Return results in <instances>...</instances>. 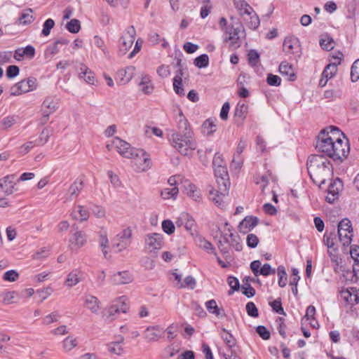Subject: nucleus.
Listing matches in <instances>:
<instances>
[{
    "instance_id": "f257e3e1",
    "label": "nucleus",
    "mask_w": 359,
    "mask_h": 359,
    "mask_svg": "<svg viewBox=\"0 0 359 359\" xmlns=\"http://www.w3.org/2000/svg\"><path fill=\"white\" fill-rule=\"evenodd\" d=\"M328 130H322L318 136L316 148L318 152L332 158L342 160L349 152L348 141H344L339 135H344L337 127L330 126Z\"/></svg>"
},
{
    "instance_id": "f03ea898",
    "label": "nucleus",
    "mask_w": 359,
    "mask_h": 359,
    "mask_svg": "<svg viewBox=\"0 0 359 359\" xmlns=\"http://www.w3.org/2000/svg\"><path fill=\"white\" fill-rule=\"evenodd\" d=\"M307 170L313 183L320 187L331 175L332 164L321 155H313L308 160Z\"/></svg>"
},
{
    "instance_id": "7ed1b4c3",
    "label": "nucleus",
    "mask_w": 359,
    "mask_h": 359,
    "mask_svg": "<svg viewBox=\"0 0 359 359\" xmlns=\"http://www.w3.org/2000/svg\"><path fill=\"white\" fill-rule=\"evenodd\" d=\"M112 146H114L118 154L123 158H130L134 156L143 157L144 163L142 164H139L137 162H135V165L138 171H146L151 168V160L149 156L142 149L132 147L129 143L119 137H115L112 140Z\"/></svg>"
},
{
    "instance_id": "20e7f679",
    "label": "nucleus",
    "mask_w": 359,
    "mask_h": 359,
    "mask_svg": "<svg viewBox=\"0 0 359 359\" xmlns=\"http://www.w3.org/2000/svg\"><path fill=\"white\" fill-rule=\"evenodd\" d=\"M172 146L182 155L187 156L196 149V142L192 130L182 133H174L171 135Z\"/></svg>"
},
{
    "instance_id": "39448f33",
    "label": "nucleus",
    "mask_w": 359,
    "mask_h": 359,
    "mask_svg": "<svg viewBox=\"0 0 359 359\" xmlns=\"http://www.w3.org/2000/svg\"><path fill=\"white\" fill-rule=\"evenodd\" d=\"M241 27V25L240 24L237 27L230 25L224 30V42L227 44L230 50H236L241 45V41L238 36Z\"/></svg>"
},
{
    "instance_id": "423d86ee",
    "label": "nucleus",
    "mask_w": 359,
    "mask_h": 359,
    "mask_svg": "<svg viewBox=\"0 0 359 359\" xmlns=\"http://www.w3.org/2000/svg\"><path fill=\"white\" fill-rule=\"evenodd\" d=\"M337 233L339 241L344 246H348L351 244L353 236V228L351 222L348 218H344L339 222Z\"/></svg>"
},
{
    "instance_id": "0eeeda50",
    "label": "nucleus",
    "mask_w": 359,
    "mask_h": 359,
    "mask_svg": "<svg viewBox=\"0 0 359 359\" xmlns=\"http://www.w3.org/2000/svg\"><path fill=\"white\" fill-rule=\"evenodd\" d=\"M37 87L36 79L34 77L24 79L15 83L11 88V95H20L22 93H28L35 90Z\"/></svg>"
},
{
    "instance_id": "6e6552de",
    "label": "nucleus",
    "mask_w": 359,
    "mask_h": 359,
    "mask_svg": "<svg viewBox=\"0 0 359 359\" xmlns=\"http://www.w3.org/2000/svg\"><path fill=\"white\" fill-rule=\"evenodd\" d=\"M133 230L130 227H127L118 233L114 239V247L121 252L127 249L132 243Z\"/></svg>"
},
{
    "instance_id": "1a4fd4ad",
    "label": "nucleus",
    "mask_w": 359,
    "mask_h": 359,
    "mask_svg": "<svg viewBox=\"0 0 359 359\" xmlns=\"http://www.w3.org/2000/svg\"><path fill=\"white\" fill-rule=\"evenodd\" d=\"M215 175L219 192L222 194H227L230 182L229 180V175L226 165L214 168Z\"/></svg>"
},
{
    "instance_id": "9d476101",
    "label": "nucleus",
    "mask_w": 359,
    "mask_h": 359,
    "mask_svg": "<svg viewBox=\"0 0 359 359\" xmlns=\"http://www.w3.org/2000/svg\"><path fill=\"white\" fill-rule=\"evenodd\" d=\"M219 334L226 347L229 348L228 353H223L224 358L225 359H241L233 350V348L236 345V340L234 337L225 328L221 329Z\"/></svg>"
},
{
    "instance_id": "9b49d317",
    "label": "nucleus",
    "mask_w": 359,
    "mask_h": 359,
    "mask_svg": "<svg viewBox=\"0 0 359 359\" xmlns=\"http://www.w3.org/2000/svg\"><path fill=\"white\" fill-rule=\"evenodd\" d=\"M135 29L133 26L129 27L125 34L120 39L119 51L123 54H126V52L132 47L135 37Z\"/></svg>"
},
{
    "instance_id": "f8f14e48",
    "label": "nucleus",
    "mask_w": 359,
    "mask_h": 359,
    "mask_svg": "<svg viewBox=\"0 0 359 359\" xmlns=\"http://www.w3.org/2000/svg\"><path fill=\"white\" fill-rule=\"evenodd\" d=\"M163 245V236L161 233H152L145 238V247L149 252L160 250Z\"/></svg>"
},
{
    "instance_id": "ddd939ff",
    "label": "nucleus",
    "mask_w": 359,
    "mask_h": 359,
    "mask_svg": "<svg viewBox=\"0 0 359 359\" xmlns=\"http://www.w3.org/2000/svg\"><path fill=\"white\" fill-rule=\"evenodd\" d=\"M285 53L296 55L298 57L301 55V48L299 39L294 36L286 37L283 45Z\"/></svg>"
},
{
    "instance_id": "4468645a",
    "label": "nucleus",
    "mask_w": 359,
    "mask_h": 359,
    "mask_svg": "<svg viewBox=\"0 0 359 359\" xmlns=\"http://www.w3.org/2000/svg\"><path fill=\"white\" fill-rule=\"evenodd\" d=\"M261 265L262 264L259 260H255L251 262L250 269L255 276L259 275L268 276L276 273V269L271 268L269 264H264L262 267Z\"/></svg>"
},
{
    "instance_id": "2eb2a0df",
    "label": "nucleus",
    "mask_w": 359,
    "mask_h": 359,
    "mask_svg": "<svg viewBox=\"0 0 359 359\" xmlns=\"http://www.w3.org/2000/svg\"><path fill=\"white\" fill-rule=\"evenodd\" d=\"M15 186V175H9L0 179V188L6 195H11L14 192Z\"/></svg>"
},
{
    "instance_id": "dca6fc26",
    "label": "nucleus",
    "mask_w": 359,
    "mask_h": 359,
    "mask_svg": "<svg viewBox=\"0 0 359 359\" xmlns=\"http://www.w3.org/2000/svg\"><path fill=\"white\" fill-rule=\"evenodd\" d=\"M337 72V64L332 62L328 64L324 69L321 79L319 81V86L324 87L326 86L329 79H332Z\"/></svg>"
},
{
    "instance_id": "f3484780",
    "label": "nucleus",
    "mask_w": 359,
    "mask_h": 359,
    "mask_svg": "<svg viewBox=\"0 0 359 359\" xmlns=\"http://www.w3.org/2000/svg\"><path fill=\"white\" fill-rule=\"evenodd\" d=\"M164 330L158 325L149 326L144 332V338L149 342L157 341L163 335Z\"/></svg>"
},
{
    "instance_id": "a211bd4d",
    "label": "nucleus",
    "mask_w": 359,
    "mask_h": 359,
    "mask_svg": "<svg viewBox=\"0 0 359 359\" xmlns=\"http://www.w3.org/2000/svg\"><path fill=\"white\" fill-rule=\"evenodd\" d=\"M72 250H78L86 243V234L83 231H76L69 240Z\"/></svg>"
},
{
    "instance_id": "6ab92c4d",
    "label": "nucleus",
    "mask_w": 359,
    "mask_h": 359,
    "mask_svg": "<svg viewBox=\"0 0 359 359\" xmlns=\"http://www.w3.org/2000/svg\"><path fill=\"white\" fill-rule=\"evenodd\" d=\"M127 299L123 296L120 297L117 301L116 304L111 306L108 309V313L109 316H114L116 313L122 312L126 313L128 309V304L126 302Z\"/></svg>"
},
{
    "instance_id": "aec40b11",
    "label": "nucleus",
    "mask_w": 359,
    "mask_h": 359,
    "mask_svg": "<svg viewBox=\"0 0 359 359\" xmlns=\"http://www.w3.org/2000/svg\"><path fill=\"white\" fill-rule=\"evenodd\" d=\"M338 241L339 236L337 237L334 231L330 232L329 233H325L323 236V242L324 244L327 247L328 253L330 256L332 255V251L334 252L337 251V248L336 247V244Z\"/></svg>"
},
{
    "instance_id": "412c9836",
    "label": "nucleus",
    "mask_w": 359,
    "mask_h": 359,
    "mask_svg": "<svg viewBox=\"0 0 359 359\" xmlns=\"http://www.w3.org/2000/svg\"><path fill=\"white\" fill-rule=\"evenodd\" d=\"M278 70L281 75L287 76L289 81H294L296 80L297 75L294 69L293 66L287 61H283L280 64Z\"/></svg>"
},
{
    "instance_id": "4be33fe9",
    "label": "nucleus",
    "mask_w": 359,
    "mask_h": 359,
    "mask_svg": "<svg viewBox=\"0 0 359 359\" xmlns=\"http://www.w3.org/2000/svg\"><path fill=\"white\" fill-rule=\"evenodd\" d=\"M258 224V219L256 217H245L239 224L238 228L241 232L248 233Z\"/></svg>"
},
{
    "instance_id": "5701e85b",
    "label": "nucleus",
    "mask_w": 359,
    "mask_h": 359,
    "mask_svg": "<svg viewBox=\"0 0 359 359\" xmlns=\"http://www.w3.org/2000/svg\"><path fill=\"white\" fill-rule=\"evenodd\" d=\"M72 217L74 219L82 222L88 220L89 218V212L84 206L78 205L74 206L72 212Z\"/></svg>"
},
{
    "instance_id": "b1692460",
    "label": "nucleus",
    "mask_w": 359,
    "mask_h": 359,
    "mask_svg": "<svg viewBox=\"0 0 359 359\" xmlns=\"http://www.w3.org/2000/svg\"><path fill=\"white\" fill-rule=\"evenodd\" d=\"M133 280V277L128 271H121L114 274L111 281L115 285L128 284Z\"/></svg>"
},
{
    "instance_id": "393cba45",
    "label": "nucleus",
    "mask_w": 359,
    "mask_h": 359,
    "mask_svg": "<svg viewBox=\"0 0 359 359\" xmlns=\"http://www.w3.org/2000/svg\"><path fill=\"white\" fill-rule=\"evenodd\" d=\"M218 190L215 189L211 185L208 187V197L210 201L215 203L218 207H222L223 205V198L226 194H222Z\"/></svg>"
},
{
    "instance_id": "a878e982",
    "label": "nucleus",
    "mask_w": 359,
    "mask_h": 359,
    "mask_svg": "<svg viewBox=\"0 0 359 359\" xmlns=\"http://www.w3.org/2000/svg\"><path fill=\"white\" fill-rule=\"evenodd\" d=\"M79 76L83 79L89 84H94L95 78L94 73L84 64H81L79 71Z\"/></svg>"
},
{
    "instance_id": "bb28decb",
    "label": "nucleus",
    "mask_w": 359,
    "mask_h": 359,
    "mask_svg": "<svg viewBox=\"0 0 359 359\" xmlns=\"http://www.w3.org/2000/svg\"><path fill=\"white\" fill-rule=\"evenodd\" d=\"M84 306L92 313H97L100 310V302L96 297L87 294L84 299Z\"/></svg>"
},
{
    "instance_id": "cd10ccee",
    "label": "nucleus",
    "mask_w": 359,
    "mask_h": 359,
    "mask_svg": "<svg viewBox=\"0 0 359 359\" xmlns=\"http://www.w3.org/2000/svg\"><path fill=\"white\" fill-rule=\"evenodd\" d=\"M43 110V115L48 116L49 114H53L58 107L57 102L53 97H47L42 104Z\"/></svg>"
},
{
    "instance_id": "c85d7f7f",
    "label": "nucleus",
    "mask_w": 359,
    "mask_h": 359,
    "mask_svg": "<svg viewBox=\"0 0 359 359\" xmlns=\"http://www.w3.org/2000/svg\"><path fill=\"white\" fill-rule=\"evenodd\" d=\"M82 272L78 269L72 270L68 275L65 280V285L69 287H72L81 281V277Z\"/></svg>"
},
{
    "instance_id": "c756f323",
    "label": "nucleus",
    "mask_w": 359,
    "mask_h": 359,
    "mask_svg": "<svg viewBox=\"0 0 359 359\" xmlns=\"http://www.w3.org/2000/svg\"><path fill=\"white\" fill-rule=\"evenodd\" d=\"M341 295L343 299L351 305L358 304L359 302V292L354 290L353 288H351V290H346L342 291Z\"/></svg>"
},
{
    "instance_id": "7c9ffc66",
    "label": "nucleus",
    "mask_w": 359,
    "mask_h": 359,
    "mask_svg": "<svg viewBox=\"0 0 359 359\" xmlns=\"http://www.w3.org/2000/svg\"><path fill=\"white\" fill-rule=\"evenodd\" d=\"M140 90L144 94H150L154 90V85L151 83L150 76L148 74H142L139 83Z\"/></svg>"
},
{
    "instance_id": "2f4dec72",
    "label": "nucleus",
    "mask_w": 359,
    "mask_h": 359,
    "mask_svg": "<svg viewBox=\"0 0 359 359\" xmlns=\"http://www.w3.org/2000/svg\"><path fill=\"white\" fill-rule=\"evenodd\" d=\"M123 337L120 336L117 341H113L109 343L107 345L108 351L112 354H115L117 355H123L124 353V348H123L121 344L123 341Z\"/></svg>"
},
{
    "instance_id": "473e14b6",
    "label": "nucleus",
    "mask_w": 359,
    "mask_h": 359,
    "mask_svg": "<svg viewBox=\"0 0 359 359\" xmlns=\"http://www.w3.org/2000/svg\"><path fill=\"white\" fill-rule=\"evenodd\" d=\"M83 188V182L81 180L74 181L69 188V200L76 198Z\"/></svg>"
},
{
    "instance_id": "72a5a7b5",
    "label": "nucleus",
    "mask_w": 359,
    "mask_h": 359,
    "mask_svg": "<svg viewBox=\"0 0 359 359\" xmlns=\"http://www.w3.org/2000/svg\"><path fill=\"white\" fill-rule=\"evenodd\" d=\"M233 4L240 15H251L252 8L245 0H233Z\"/></svg>"
},
{
    "instance_id": "f704fd0d",
    "label": "nucleus",
    "mask_w": 359,
    "mask_h": 359,
    "mask_svg": "<svg viewBox=\"0 0 359 359\" xmlns=\"http://www.w3.org/2000/svg\"><path fill=\"white\" fill-rule=\"evenodd\" d=\"M186 194L191 198L195 201H200L201 199V194L196 187L193 184H189L185 187Z\"/></svg>"
},
{
    "instance_id": "c9c22d12",
    "label": "nucleus",
    "mask_w": 359,
    "mask_h": 359,
    "mask_svg": "<svg viewBox=\"0 0 359 359\" xmlns=\"http://www.w3.org/2000/svg\"><path fill=\"white\" fill-rule=\"evenodd\" d=\"M177 133H184L186 131L191 130L190 126L189 125L187 119L184 116L182 111L179 113L177 117Z\"/></svg>"
},
{
    "instance_id": "e433bc0d",
    "label": "nucleus",
    "mask_w": 359,
    "mask_h": 359,
    "mask_svg": "<svg viewBox=\"0 0 359 359\" xmlns=\"http://www.w3.org/2000/svg\"><path fill=\"white\" fill-rule=\"evenodd\" d=\"M336 183L331 184L328 188V194L325 197L326 201L333 203L339 196V189L335 188Z\"/></svg>"
},
{
    "instance_id": "4c0bfd02",
    "label": "nucleus",
    "mask_w": 359,
    "mask_h": 359,
    "mask_svg": "<svg viewBox=\"0 0 359 359\" xmlns=\"http://www.w3.org/2000/svg\"><path fill=\"white\" fill-rule=\"evenodd\" d=\"M250 278L245 277L243 280L242 290L243 293L248 297H252L255 294V290L249 284ZM254 281V278L250 279Z\"/></svg>"
},
{
    "instance_id": "58836bf2",
    "label": "nucleus",
    "mask_w": 359,
    "mask_h": 359,
    "mask_svg": "<svg viewBox=\"0 0 359 359\" xmlns=\"http://www.w3.org/2000/svg\"><path fill=\"white\" fill-rule=\"evenodd\" d=\"M184 220H186L184 223V228L188 231L191 235H194L196 233V225L195 221L189 217L187 214L183 215Z\"/></svg>"
},
{
    "instance_id": "ea45409f",
    "label": "nucleus",
    "mask_w": 359,
    "mask_h": 359,
    "mask_svg": "<svg viewBox=\"0 0 359 359\" xmlns=\"http://www.w3.org/2000/svg\"><path fill=\"white\" fill-rule=\"evenodd\" d=\"M248 105L244 103H238L234 111V116L236 118L243 121L248 113Z\"/></svg>"
},
{
    "instance_id": "a19ab883",
    "label": "nucleus",
    "mask_w": 359,
    "mask_h": 359,
    "mask_svg": "<svg viewBox=\"0 0 359 359\" xmlns=\"http://www.w3.org/2000/svg\"><path fill=\"white\" fill-rule=\"evenodd\" d=\"M224 239L226 243H228L230 245L234 247L236 250H241L242 248L241 244L238 241V236L233 233H229L224 234Z\"/></svg>"
},
{
    "instance_id": "79ce46f5",
    "label": "nucleus",
    "mask_w": 359,
    "mask_h": 359,
    "mask_svg": "<svg viewBox=\"0 0 359 359\" xmlns=\"http://www.w3.org/2000/svg\"><path fill=\"white\" fill-rule=\"evenodd\" d=\"M179 189L177 187L174 186L171 188H165L161 192V197L165 199H175L178 194Z\"/></svg>"
},
{
    "instance_id": "37998d69",
    "label": "nucleus",
    "mask_w": 359,
    "mask_h": 359,
    "mask_svg": "<svg viewBox=\"0 0 359 359\" xmlns=\"http://www.w3.org/2000/svg\"><path fill=\"white\" fill-rule=\"evenodd\" d=\"M16 117L15 116H8L0 121V129L6 130L16 123Z\"/></svg>"
},
{
    "instance_id": "c03bdc74",
    "label": "nucleus",
    "mask_w": 359,
    "mask_h": 359,
    "mask_svg": "<svg viewBox=\"0 0 359 359\" xmlns=\"http://www.w3.org/2000/svg\"><path fill=\"white\" fill-rule=\"evenodd\" d=\"M320 45L323 49L330 50L334 47V41L331 36L325 34L320 39Z\"/></svg>"
},
{
    "instance_id": "a18cd8bd",
    "label": "nucleus",
    "mask_w": 359,
    "mask_h": 359,
    "mask_svg": "<svg viewBox=\"0 0 359 359\" xmlns=\"http://www.w3.org/2000/svg\"><path fill=\"white\" fill-rule=\"evenodd\" d=\"M18 20L20 24L22 25H27L31 23L34 20V17L32 15V10L27 9L19 17Z\"/></svg>"
},
{
    "instance_id": "49530a36",
    "label": "nucleus",
    "mask_w": 359,
    "mask_h": 359,
    "mask_svg": "<svg viewBox=\"0 0 359 359\" xmlns=\"http://www.w3.org/2000/svg\"><path fill=\"white\" fill-rule=\"evenodd\" d=\"M100 246L102 248V253L105 258H107L108 251L107 249L109 248V240L105 233H102L99 238Z\"/></svg>"
},
{
    "instance_id": "de8ad7c7",
    "label": "nucleus",
    "mask_w": 359,
    "mask_h": 359,
    "mask_svg": "<svg viewBox=\"0 0 359 359\" xmlns=\"http://www.w3.org/2000/svg\"><path fill=\"white\" fill-rule=\"evenodd\" d=\"M15 292L14 291L6 292L0 294V301L4 304H11L14 302Z\"/></svg>"
},
{
    "instance_id": "09e8293b",
    "label": "nucleus",
    "mask_w": 359,
    "mask_h": 359,
    "mask_svg": "<svg viewBox=\"0 0 359 359\" xmlns=\"http://www.w3.org/2000/svg\"><path fill=\"white\" fill-rule=\"evenodd\" d=\"M278 276L279 277L278 285L284 287L287 284V273L283 266H279L277 269Z\"/></svg>"
},
{
    "instance_id": "8fccbe9b",
    "label": "nucleus",
    "mask_w": 359,
    "mask_h": 359,
    "mask_svg": "<svg viewBox=\"0 0 359 359\" xmlns=\"http://www.w3.org/2000/svg\"><path fill=\"white\" fill-rule=\"evenodd\" d=\"M66 28L71 33H78L81 29L80 21L77 19H72L67 23Z\"/></svg>"
},
{
    "instance_id": "3c124183",
    "label": "nucleus",
    "mask_w": 359,
    "mask_h": 359,
    "mask_svg": "<svg viewBox=\"0 0 359 359\" xmlns=\"http://www.w3.org/2000/svg\"><path fill=\"white\" fill-rule=\"evenodd\" d=\"M199 247L204 250L207 251L208 253H212L215 256H217V253L215 252V248L212 245V244L205 238H200L199 240Z\"/></svg>"
},
{
    "instance_id": "603ef678",
    "label": "nucleus",
    "mask_w": 359,
    "mask_h": 359,
    "mask_svg": "<svg viewBox=\"0 0 359 359\" xmlns=\"http://www.w3.org/2000/svg\"><path fill=\"white\" fill-rule=\"evenodd\" d=\"M204 132L206 130L207 135H211L216 130L217 126L211 119H207L202 125Z\"/></svg>"
},
{
    "instance_id": "864d4df0",
    "label": "nucleus",
    "mask_w": 359,
    "mask_h": 359,
    "mask_svg": "<svg viewBox=\"0 0 359 359\" xmlns=\"http://www.w3.org/2000/svg\"><path fill=\"white\" fill-rule=\"evenodd\" d=\"M194 63L198 68L206 67L209 64V57L206 54L201 55L194 60Z\"/></svg>"
},
{
    "instance_id": "5fc2aeb1",
    "label": "nucleus",
    "mask_w": 359,
    "mask_h": 359,
    "mask_svg": "<svg viewBox=\"0 0 359 359\" xmlns=\"http://www.w3.org/2000/svg\"><path fill=\"white\" fill-rule=\"evenodd\" d=\"M205 306L208 311L216 315L217 316L220 315V309L217 305V302L215 299H210L205 303Z\"/></svg>"
},
{
    "instance_id": "6e6d98bb",
    "label": "nucleus",
    "mask_w": 359,
    "mask_h": 359,
    "mask_svg": "<svg viewBox=\"0 0 359 359\" xmlns=\"http://www.w3.org/2000/svg\"><path fill=\"white\" fill-rule=\"evenodd\" d=\"M60 315L57 311H53L51 313L46 316L43 320L42 323L44 325H50L53 323L57 322L60 318Z\"/></svg>"
},
{
    "instance_id": "4d7b16f0",
    "label": "nucleus",
    "mask_w": 359,
    "mask_h": 359,
    "mask_svg": "<svg viewBox=\"0 0 359 359\" xmlns=\"http://www.w3.org/2000/svg\"><path fill=\"white\" fill-rule=\"evenodd\" d=\"M269 304L271 306L273 311H275L276 313L281 315H285L284 309L282 306L280 298H278L273 300V302H269Z\"/></svg>"
},
{
    "instance_id": "13d9d810",
    "label": "nucleus",
    "mask_w": 359,
    "mask_h": 359,
    "mask_svg": "<svg viewBox=\"0 0 359 359\" xmlns=\"http://www.w3.org/2000/svg\"><path fill=\"white\" fill-rule=\"evenodd\" d=\"M173 89L175 92L180 95H184V88H182V79L179 77H174L173 79Z\"/></svg>"
},
{
    "instance_id": "bf43d9fd",
    "label": "nucleus",
    "mask_w": 359,
    "mask_h": 359,
    "mask_svg": "<svg viewBox=\"0 0 359 359\" xmlns=\"http://www.w3.org/2000/svg\"><path fill=\"white\" fill-rule=\"evenodd\" d=\"M228 284L231 287V290L228 292L229 295H231L234 291L238 290L240 284L238 280L232 276H229L227 280Z\"/></svg>"
},
{
    "instance_id": "052dcab7",
    "label": "nucleus",
    "mask_w": 359,
    "mask_h": 359,
    "mask_svg": "<svg viewBox=\"0 0 359 359\" xmlns=\"http://www.w3.org/2000/svg\"><path fill=\"white\" fill-rule=\"evenodd\" d=\"M163 231L168 235H171L175 232V225L170 219L163 220L162 222Z\"/></svg>"
},
{
    "instance_id": "680f3d73",
    "label": "nucleus",
    "mask_w": 359,
    "mask_h": 359,
    "mask_svg": "<svg viewBox=\"0 0 359 359\" xmlns=\"http://www.w3.org/2000/svg\"><path fill=\"white\" fill-rule=\"evenodd\" d=\"M248 59L251 66H256L259 61V55L257 50H250L248 54Z\"/></svg>"
},
{
    "instance_id": "e2e57ef3",
    "label": "nucleus",
    "mask_w": 359,
    "mask_h": 359,
    "mask_svg": "<svg viewBox=\"0 0 359 359\" xmlns=\"http://www.w3.org/2000/svg\"><path fill=\"white\" fill-rule=\"evenodd\" d=\"M351 79L353 82L359 79V59L356 60L351 67Z\"/></svg>"
},
{
    "instance_id": "0e129e2a",
    "label": "nucleus",
    "mask_w": 359,
    "mask_h": 359,
    "mask_svg": "<svg viewBox=\"0 0 359 359\" xmlns=\"http://www.w3.org/2000/svg\"><path fill=\"white\" fill-rule=\"evenodd\" d=\"M19 278V273L15 270H10L4 273L3 280L8 282H14Z\"/></svg>"
},
{
    "instance_id": "69168bd1",
    "label": "nucleus",
    "mask_w": 359,
    "mask_h": 359,
    "mask_svg": "<svg viewBox=\"0 0 359 359\" xmlns=\"http://www.w3.org/2000/svg\"><path fill=\"white\" fill-rule=\"evenodd\" d=\"M54 26L55 22L53 19L49 18L46 20L43 23L41 34L45 36H48L50 34L51 29H53Z\"/></svg>"
},
{
    "instance_id": "338daca9",
    "label": "nucleus",
    "mask_w": 359,
    "mask_h": 359,
    "mask_svg": "<svg viewBox=\"0 0 359 359\" xmlns=\"http://www.w3.org/2000/svg\"><path fill=\"white\" fill-rule=\"evenodd\" d=\"M245 309L248 314L250 316L253 318H257L259 316L258 309L253 302H250L247 303Z\"/></svg>"
},
{
    "instance_id": "774afa93",
    "label": "nucleus",
    "mask_w": 359,
    "mask_h": 359,
    "mask_svg": "<svg viewBox=\"0 0 359 359\" xmlns=\"http://www.w3.org/2000/svg\"><path fill=\"white\" fill-rule=\"evenodd\" d=\"M50 135V131L45 128L42 130L38 140L35 141L36 145H43L46 143Z\"/></svg>"
}]
</instances>
